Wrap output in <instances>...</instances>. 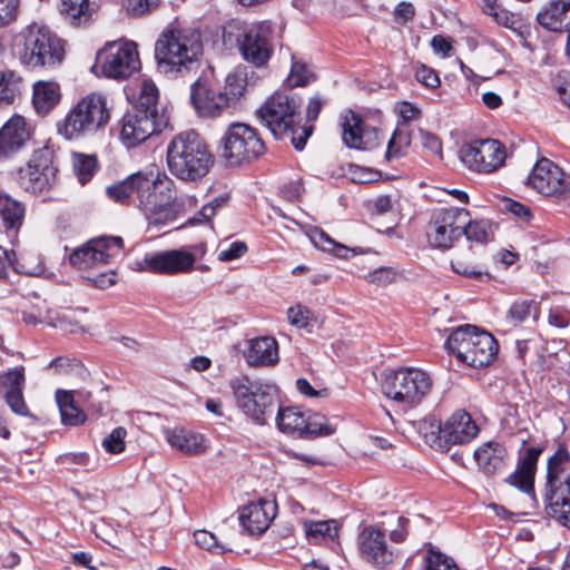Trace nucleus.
<instances>
[{
	"label": "nucleus",
	"mask_w": 570,
	"mask_h": 570,
	"mask_svg": "<svg viewBox=\"0 0 570 570\" xmlns=\"http://www.w3.org/2000/svg\"><path fill=\"white\" fill-rule=\"evenodd\" d=\"M409 519L391 513L385 521L361 525L356 535L358 558L366 564L383 570L397 558V550L387 542L401 543L409 534Z\"/></svg>",
	"instance_id": "1"
},
{
	"label": "nucleus",
	"mask_w": 570,
	"mask_h": 570,
	"mask_svg": "<svg viewBox=\"0 0 570 570\" xmlns=\"http://www.w3.org/2000/svg\"><path fill=\"white\" fill-rule=\"evenodd\" d=\"M202 52L200 33L191 28L166 29L155 45L157 68L168 77L195 72L199 68Z\"/></svg>",
	"instance_id": "2"
},
{
	"label": "nucleus",
	"mask_w": 570,
	"mask_h": 570,
	"mask_svg": "<svg viewBox=\"0 0 570 570\" xmlns=\"http://www.w3.org/2000/svg\"><path fill=\"white\" fill-rule=\"evenodd\" d=\"M168 170L185 183H198L214 165V155L205 139L195 130L174 136L167 146Z\"/></svg>",
	"instance_id": "3"
},
{
	"label": "nucleus",
	"mask_w": 570,
	"mask_h": 570,
	"mask_svg": "<svg viewBox=\"0 0 570 570\" xmlns=\"http://www.w3.org/2000/svg\"><path fill=\"white\" fill-rule=\"evenodd\" d=\"M158 89L150 79H144L137 106L124 115L120 125V139L128 147H135L160 130L161 122L157 110Z\"/></svg>",
	"instance_id": "4"
},
{
	"label": "nucleus",
	"mask_w": 570,
	"mask_h": 570,
	"mask_svg": "<svg viewBox=\"0 0 570 570\" xmlns=\"http://www.w3.org/2000/svg\"><path fill=\"white\" fill-rule=\"evenodd\" d=\"M14 52L29 68H55L65 57L62 40L47 27L31 24L17 38Z\"/></svg>",
	"instance_id": "5"
},
{
	"label": "nucleus",
	"mask_w": 570,
	"mask_h": 570,
	"mask_svg": "<svg viewBox=\"0 0 570 570\" xmlns=\"http://www.w3.org/2000/svg\"><path fill=\"white\" fill-rule=\"evenodd\" d=\"M109 120L107 97L91 92L81 98L65 118L57 122V131L67 140L79 139L106 127Z\"/></svg>",
	"instance_id": "6"
},
{
	"label": "nucleus",
	"mask_w": 570,
	"mask_h": 570,
	"mask_svg": "<svg viewBox=\"0 0 570 570\" xmlns=\"http://www.w3.org/2000/svg\"><path fill=\"white\" fill-rule=\"evenodd\" d=\"M546 510L570 529V452L559 446L547 464Z\"/></svg>",
	"instance_id": "7"
},
{
	"label": "nucleus",
	"mask_w": 570,
	"mask_h": 570,
	"mask_svg": "<svg viewBox=\"0 0 570 570\" xmlns=\"http://www.w3.org/2000/svg\"><path fill=\"white\" fill-rule=\"evenodd\" d=\"M298 108L299 104L294 97L284 92H275L257 109L256 115L277 139L292 132L293 146L297 150H302L312 134V127H304L296 135L294 128L299 118Z\"/></svg>",
	"instance_id": "8"
},
{
	"label": "nucleus",
	"mask_w": 570,
	"mask_h": 570,
	"mask_svg": "<svg viewBox=\"0 0 570 570\" xmlns=\"http://www.w3.org/2000/svg\"><path fill=\"white\" fill-rule=\"evenodd\" d=\"M383 394L403 409L419 406L431 393L433 379L419 367H401L389 371L382 380Z\"/></svg>",
	"instance_id": "9"
},
{
	"label": "nucleus",
	"mask_w": 570,
	"mask_h": 570,
	"mask_svg": "<svg viewBox=\"0 0 570 570\" xmlns=\"http://www.w3.org/2000/svg\"><path fill=\"white\" fill-rule=\"evenodd\" d=\"M445 348L450 354L472 367H482L490 364L498 352L495 338L476 326L465 324L451 332L445 341Z\"/></svg>",
	"instance_id": "10"
},
{
	"label": "nucleus",
	"mask_w": 570,
	"mask_h": 570,
	"mask_svg": "<svg viewBox=\"0 0 570 570\" xmlns=\"http://www.w3.org/2000/svg\"><path fill=\"white\" fill-rule=\"evenodd\" d=\"M237 406L254 423L264 425L278 406L277 387L263 381H252L247 376L230 381Z\"/></svg>",
	"instance_id": "11"
},
{
	"label": "nucleus",
	"mask_w": 570,
	"mask_h": 570,
	"mask_svg": "<svg viewBox=\"0 0 570 570\" xmlns=\"http://www.w3.org/2000/svg\"><path fill=\"white\" fill-rule=\"evenodd\" d=\"M222 157L230 165L252 163L265 153L257 130L247 124L234 122L220 139Z\"/></svg>",
	"instance_id": "12"
},
{
	"label": "nucleus",
	"mask_w": 570,
	"mask_h": 570,
	"mask_svg": "<svg viewBox=\"0 0 570 570\" xmlns=\"http://www.w3.org/2000/svg\"><path fill=\"white\" fill-rule=\"evenodd\" d=\"M140 184H144V191H138L137 206L149 224H166L170 215L168 205L173 200L174 181L167 176L155 177L153 174H142Z\"/></svg>",
	"instance_id": "13"
},
{
	"label": "nucleus",
	"mask_w": 570,
	"mask_h": 570,
	"mask_svg": "<svg viewBox=\"0 0 570 570\" xmlns=\"http://www.w3.org/2000/svg\"><path fill=\"white\" fill-rule=\"evenodd\" d=\"M469 212L460 207L435 209L426 227L429 244L434 248L449 249L463 235Z\"/></svg>",
	"instance_id": "14"
},
{
	"label": "nucleus",
	"mask_w": 570,
	"mask_h": 570,
	"mask_svg": "<svg viewBox=\"0 0 570 570\" xmlns=\"http://www.w3.org/2000/svg\"><path fill=\"white\" fill-rule=\"evenodd\" d=\"M102 73L112 79H126L140 68L137 45L132 41L111 42L97 55Z\"/></svg>",
	"instance_id": "15"
},
{
	"label": "nucleus",
	"mask_w": 570,
	"mask_h": 570,
	"mask_svg": "<svg viewBox=\"0 0 570 570\" xmlns=\"http://www.w3.org/2000/svg\"><path fill=\"white\" fill-rule=\"evenodd\" d=\"M124 240L118 236L92 238L83 246L76 248L69 256L70 264L80 269L89 271L110 263L121 254Z\"/></svg>",
	"instance_id": "16"
},
{
	"label": "nucleus",
	"mask_w": 570,
	"mask_h": 570,
	"mask_svg": "<svg viewBox=\"0 0 570 570\" xmlns=\"http://www.w3.org/2000/svg\"><path fill=\"white\" fill-rule=\"evenodd\" d=\"M190 102L202 118L220 117L230 108L222 90L214 87V71H204L190 86Z\"/></svg>",
	"instance_id": "17"
},
{
	"label": "nucleus",
	"mask_w": 570,
	"mask_h": 570,
	"mask_svg": "<svg viewBox=\"0 0 570 570\" xmlns=\"http://www.w3.org/2000/svg\"><path fill=\"white\" fill-rule=\"evenodd\" d=\"M430 424L433 429L431 442L442 446V442L445 445L453 444H465L473 440L478 433L479 428L472 420L471 415L463 411L454 412L443 424L436 420L428 421L424 425Z\"/></svg>",
	"instance_id": "18"
},
{
	"label": "nucleus",
	"mask_w": 570,
	"mask_h": 570,
	"mask_svg": "<svg viewBox=\"0 0 570 570\" xmlns=\"http://www.w3.org/2000/svg\"><path fill=\"white\" fill-rule=\"evenodd\" d=\"M272 35L271 26L265 22L244 27L237 36L243 58L256 67L264 66L273 52Z\"/></svg>",
	"instance_id": "19"
},
{
	"label": "nucleus",
	"mask_w": 570,
	"mask_h": 570,
	"mask_svg": "<svg viewBox=\"0 0 570 570\" xmlns=\"http://www.w3.org/2000/svg\"><path fill=\"white\" fill-rule=\"evenodd\" d=\"M56 174L52 151L49 148H42L36 150L27 166L18 171V179L27 191L40 193L55 184Z\"/></svg>",
	"instance_id": "20"
},
{
	"label": "nucleus",
	"mask_w": 570,
	"mask_h": 570,
	"mask_svg": "<svg viewBox=\"0 0 570 570\" xmlns=\"http://www.w3.org/2000/svg\"><path fill=\"white\" fill-rule=\"evenodd\" d=\"M507 158L505 147L499 140H476L461 149L462 161L480 173H492L500 168Z\"/></svg>",
	"instance_id": "21"
},
{
	"label": "nucleus",
	"mask_w": 570,
	"mask_h": 570,
	"mask_svg": "<svg viewBox=\"0 0 570 570\" xmlns=\"http://www.w3.org/2000/svg\"><path fill=\"white\" fill-rule=\"evenodd\" d=\"M527 185L544 196H566L570 193V177L548 158H541L527 178Z\"/></svg>",
	"instance_id": "22"
},
{
	"label": "nucleus",
	"mask_w": 570,
	"mask_h": 570,
	"mask_svg": "<svg viewBox=\"0 0 570 570\" xmlns=\"http://www.w3.org/2000/svg\"><path fill=\"white\" fill-rule=\"evenodd\" d=\"M340 126L343 144L351 149L370 150L381 144V132L352 110L341 115Z\"/></svg>",
	"instance_id": "23"
},
{
	"label": "nucleus",
	"mask_w": 570,
	"mask_h": 570,
	"mask_svg": "<svg viewBox=\"0 0 570 570\" xmlns=\"http://www.w3.org/2000/svg\"><path fill=\"white\" fill-rule=\"evenodd\" d=\"M196 256L186 248L164 250L145 256L139 263V271L156 274H184L193 271Z\"/></svg>",
	"instance_id": "24"
},
{
	"label": "nucleus",
	"mask_w": 570,
	"mask_h": 570,
	"mask_svg": "<svg viewBox=\"0 0 570 570\" xmlns=\"http://www.w3.org/2000/svg\"><path fill=\"white\" fill-rule=\"evenodd\" d=\"M277 505L274 500L259 499L249 502L239 510V522L249 534L265 532L276 517Z\"/></svg>",
	"instance_id": "25"
},
{
	"label": "nucleus",
	"mask_w": 570,
	"mask_h": 570,
	"mask_svg": "<svg viewBox=\"0 0 570 570\" xmlns=\"http://www.w3.org/2000/svg\"><path fill=\"white\" fill-rule=\"evenodd\" d=\"M30 134L23 117H11L0 129V159L10 157L20 150Z\"/></svg>",
	"instance_id": "26"
},
{
	"label": "nucleus",
	"mask_w": 570,
	"mask_h": 570,
	"mask_svg": "<svg viewBox=\"0 0 570 570\" xmlns=\"http://www.w3.org/2000/svg\"><path fill=\"white\" fill-rule=\"evenodd\" d=\"M244 357L250 366L274 365L278 361L277 342L269 336L247 340Z\"/></svg>",
	"instance_id": "27"
},
{
	"label": "nucleus",
	"mask_w": 570,
	"mask_h": 570,
	"mask_svg": "<svg viewBox=\"0 0 570 570\" xmlns=\"http://www.w3.org/2000/svg\"><path fill=\"white\" fill-rule=\"evenodd\" d=\"M474 459L485 474H494L504 469L508 451L503 444L489 441L475 449Z\"/></svg>",
	"instance_id": "28"
},
{
	"label": "nucleus",
	"mask_w": 570,
	"mask_h": 570,
	"mask_svg": "<svg viewBox=\"0 0 570 570\" xmlns=\"http://www.w3.org/2000/svg\"><path fill=\"white\" fill-rule=\"evenodd\" d=\"M541 27L551 32H563L570 28V0H554L537 14Z\"/></svg>",
	"instance_id": "29"
},
{
	"label": "nucleus",
	"mask_w": 570,
	"mask_h": 570,
	"mask_svg": "<svg viewBox=\"0 0 570 570\" xmlns=\"http://www.w3.org/2000/svg\"><path fill=\"white\" fill-rule=\"evenodd\" d=\"M541 452L540 448H528L519 468L505 479V482L525 493H532L534 472Z\"/></svg>",
	"instance_id": "30"
},
{
	"label": "nucleus",
	"mask_w": 570,
	"mask_h": 570,
	"mask_svg": "<svg viewBox=\"0 0 570 570\" xmlns=\"http://www.w3.org/2000/svg\"><path fill=\"white\" fill-rule=\"evenodd\" d=\"M167 442L186 454L198 455L206 451L203 435L185 429H173L165 432Z\"/></svg>",
	"instance_id": "31"
},
{
	"label": "nucleus",
	"mask_w": 570,
	"mask_h": 570,
	"mask_svg": "<svg viewBox=\"0 0 570 570\" xmlns=\"http://www.w3.org/2000/svg\"><path fill=\"white\" fill-rule=\"evenodd\" d=\"M142 174L136 173L118 184L108 186L106 193L110 199L117 203H135L137 205L138 191H144L141 183Z\"/></svg>",
	"instance_id": "32"
},
{
	"label": "nucleus",
	"mask_w": 570,
	"mask_h": 570,
	"mask_svg": "<svg viewBox=\"0 0 570 570\" xmlns=\"http://www.w3.org/2000/svg\"><path fill=\"white\" fill-rule=\"evenodd\" d=\"M60 88L53 81H38L33 85L32 104L38 114H48L60 101Z\"/></svg>",
	"instance_id": "33"
},
{
	"label": "nucleus",
	"mask_w": 570,
	"mask_h": 570,
	"mask_svg": "<svg viewBox=\"0 0 570 570\" xmlns=\"http://www.w3.org/2000/svg\"><path fill=\"white\" fill-rule=\"evenodd\" d=\"M275 420L281 432L303 436L304 428H306L305 414L297 407L288 406L282 409L277 406Z\"/></svg>",
	"instance_id": "34"
},
{
	"label": "nucleus",
	"mask_w": 570,
	"mask_h": 570,
	"mask_svg": "<svg viewBox=\"0 0 570 570\" xmlns=\"http://www.w3.org/2000/svg\"><path fill=\"white\" fill-rule=\"evenodd\" d=\"M0 217L7 230L19 229L24 217V206L9 195H0Z\"/></svg>",
	"instance_id": "35"
},
{
	"label": "nucleus",
	"mask_w": 570,
	"mask_h": 570,
	"mask_svg": "<svg viewBox=\"0 0 570 570\" xmlns=\"http://www.w3.org/2000/svg\"><path fill=\"white\" fill-rule=\"evenodd\" d=\"M247 87L246 75L242 70H234L225 78L222 94L226 97L232 109H235L244 97Z\"/></svg>",
	"instance_id": "36"
},
{
	"label": "nucleus",
	"mask_w": 570,
	"mask_h": 570,
	"mask_svg": "<svg viewBox=\"0 0 570 570\" xmlns=\"http://www.w3.org/2000/svg\"><path fill=\"white\" fill-rule=\"evenodd\" d=\"M56 401L60 411L61 422L66 425H78L83 422L85 415L75 405L73 396L68 391L58 390Z\"/></svg>",
	"instance_id": "37"
},
{
	"label": "nucleus",
	"mask_w": 570,
	"mask_h": 570,
	"mask_svg": "<svg viewBox=\"0 0 570 570\" xmlns=\"http://www.w3.org/2000/svg\"><path fill=\"white\" fill-rule=\"evenodd\" d=\"M495 225L489 219L469 218L468 224L464 226L463 235L471 242L487 244L494 238Z\"/></svg>",
	"instance_id": "38"
},
{
	"label": "nucleus",
	"mask_w": 570,
	"mask_h": 570,
	"mask_svg": "<svg viewBox=\"0 0 570 570\" xmlns=\"http://www.w3.org/2000/svg\"><path fill=\"white\" fill-rule=\"evenodd\" d=\"M21 78L13 70H0V105L11 104L20 92Z\"/></svg>",
	"instance_id": "39"
},
{
	"label": "nucleus",
	"mask_w": 570,
	"mask_h": 570,
	"mask_svg": "<svg viewBox=\"0 0 570 570\" xmlns=\"http://www.w3.org/2000/svg\"><path fill=\"white\" fill-rule=\"evenodd\" d=\"M72 167L81 184H86L91 179L96 171L97 160L96 157L85 154L72 155Z\"/></svg>",
	"instance_id": "40"
},
{
	"label": "nucleus",
	"mask_w": 570,
	"mask_h": 570,
	"mask_svg": "<svg viewBox=\"0 0 570 570\" xmlns=\"http://www.w3.org/2000/svg\"><path fill=\"white\" fill-rule=\"evenodd\" d=\"M311 242L322 250H335V254L340 257H345L347 248L343 245L334 242L323 229L318 227H312L307 233Z\"/></svg>",
	"instance_id": "41"
},
{
	"label": "nucleus",
	"mask_w": 570,
	"mask_h": 570,
	"mask_svg": "<svg viewBox=\"0 0 570 570\" xmlns=\"http://www.w3.org/2000/svg\"><path fill=\"white\" fill-rule=\"evenodd\" d=\"M305 533L308 538L320 540L337 535V523L335 520L309 521L304 523Z\"/></svg>",
	"instance_id": "42"
},
{
	"label": "nucleus",
	"mask_w": 570,
	"mask_h": 570,
	"mask_svg": "<svg viewBox=\"0 0 570 570\" xmlns=\"http://www.w3.org/2000/svg\"><path fill=\"white\" fill-rule=\"evenodd\" d=\"M194 540L199 548L214 554H223L232 550L225 543L220 542L213 532L207 530H196L194 532Z\"/></svg>",
	"instance_id": "43"
},
{
	"label": "nucleus",
	"mask_w": 570,
	"mask_h": 570,
	"mask_svg": "<svg viewBox=\"0 0 570 570\" xmlns=\"http://www.w3.org/2000/svg\"><path fill=\"white\" fill-rule=\"evenodd\" d=\"M508 316L514 324L522 323L530 316L537 320L539 316L538 305L534 301H517L510 307Z\"/></svg>",
	"instance_id": "44"
},
{
	"label": "nucleus",
	"mask_w": 570,
	"mask_h": 570,
	"mask_svg": "<svg viewBox=\"0 0 570 570\" xmlns=\"http://www.w3.org/2000/svg\"><path fill=\"white\" fill-rule=\"evenodd\" d=\"M89 9V0H62L60 12L73 26L80 22L81 17L86 16Z\"/></svg>",
	"instance_id": "45"
},
{
	"label": "nucleus",
	"mask_w": 570,
	"mask_h": 570,
	"mask_svg": "<svg viewBox=\"0 0 570 570\" xmlns=\"http://www.w3.org/2000/svg\"><path fill=\"white\" fill-rule=\"evenodd\" d=\"M424 570H458V567L452 558L431 547L424 559Z\"/></svg>",
	"instance_id": "46"
},
{
	"label": "nucleus",
	"mask_w": 570,
	"mask_h": 570,
	"mask_svg": "<svg viewBox=\"0 0 570 570\" xmlns=\"http://www.w3.org/2000/svg\"><path fill=\"white\" fill-rule=\"evenodd\" d=\"M306 428L303 436L331 435L335 429L326 423V420L320 414L305 415Z\"/></svg>",
	"instance_id": "47"
},
{
	"label": "nucleus",
	"mask_w": 570,
	"mask_h": 570,
	"mask_svg": "<svg viewBox=\"0 0 570 570\" xmlns=\"http://www.w3.org/2000/svg\"><path fill=\"white\" fill-rule=\"evenodd\" d=\"M411 144L410 135L406 131L396 129L387 142L385 158L391 160L403 155V150Z\"/></svg>",
	"instance_id": "48"
},
{
	"label": "nucleus",
	"mask_w": 570,
	"mask_h": 570,
	"mask_svg": "<svg viewBox=\"0 0 570 570\" xmlns=\"http://www.w3.org/2000/svg\"><path fill=\"white\" fill-rule=\"evenodd\" d=\"M24 382L23 366L14 367L0 375V385L6 389V392L23 391Z\"/></svg>",
	"instance_id": "49"
},
{
	"label": "nucleus",
	"mask_w": 570,
	"mask_h": 570,
	"mask_svg": "<svg viewBox=\"0 0 570 570\" xmlns=\"http://www.w3.org/2000/svg\"><path fill=\"white\" fill-rule=\"evenodd\" d=\"M226 202L227 198L225 196L214 198L208 204H205L194 217L189 218L187 220L188 224L195 225L209 222L210 218L216 214V210L223 207L226 204Z\"/></svg>",
	"instance_id": "50"
},
{
	"label": "nucleus",
	"mask_w": 570,
	"mask_h": 570,
	"mask_svg": "<svg viewBox=\"0 0 570 570\" xmlns=\"http://www.w3.org/2000/svg\"><path fill=\"white\" fill-rule=\"evenodd\" d=\"M397 275V272L392 267H380L365 275V281L370 284L385 287L394 283Z\"/></svg>",
	"instance_id": "51"
},
{
	"label": "nucleus",
	"mask_w": 570,
	"mask_h": 570,
	"mask_svg": "<svg viewBox=\"0 0 570 570\" xmlns=\"http://www.w3.org/2000/svg\"><path fill=\"white\" fill-rule=\"evenodd\" d=\"M127 431L119 426L109 433L102 441V446L108 453L118 454L125 450Z\"/></svg>",
	"instance_id": "52"
},
{
	"label": "nucleus",
	"mask_w": 570,
	"mask_h": 570,
	"mask_svg": "<svg viewBox=\"0 0 570 570\" xmlns=\"http://www.w3.org/2000/svg\"><path fill=\"white\" fill-rule=\"evenodd\" d=\"M19 13V0H0V28L16 21Z\"/></svg>",
	"instance_id": "53"
},
{
	"label": "nucleus",
	"mask_w": 570,
	"mask_h": 570,
	"mask_svg": "<svg viewBox=\"0 0 570 570\" xmlns=\"http://www.w3.org/2000/svg\"><path fill=\"white\" fill-rule=\"evenodd\" d=\"M247 252V245L244 242H233L224 247L219 245L218 259L222 262H232L242 257Z\"/></svg>",
	"instance_id": "54"
},
{
	"label": "nucleus",
	"mask_w": 570,
	"mask_h": 570,
	"mask_svg": "<svg viewBox=\"0 0 570 570\" xmlns=\"http://www.w3.org/2000/svg\"><path fill=\"white\" fill-rule=\"evenodd\" d=\"M4 400L11 411L21 416H30L23 399V391L4 392Z\"/></svg>",
	"instance_id": "55"
},
{
	"label": "nucleus",
	"mask_w": 570,
	"mask_h": 570,
	"mask_svg": "<svg viewBox=\"0 0 570 570\" xmlns=\"http://www.w3.org/2000/svg\"><path fill=\"white\" fill-rule=\"evenodd\" d=\"M287 318L292 325L304 328L309 324L311 312L307 307L297 304L288 308Z\"/></svg>",
	"instance_id": "56"
},
{
	"label": "nucleus",
	"mask_w": 570,
	"mask_h": 570,
	"mask_svg": "<svg viewBox=\"0 0 570 570\" xmlns=\"http://www.w3.org/2000/svg\"><path fill=\"white\" fill-rule=\"evenodd\" d=\"M415 79L426 88L435 89L441 85V80L435 70L421 65L415 69Z\"/></svg>",
	"instance_id": "57"
},
{
	"label": "nucleus",
	"mask_w": 570,
	"mask_h": 570,
	"mask_svg": "<svg viewBox=\"0 0 570 570\" xmlns=\"http://www.w3.org/2000/svg\"><path fill=\"white\" fill-rule=\"evenodd\" d=\"M493 18L498 24L517 31L521 28V18L519 14L512 13L503 8H500L498 11L493 12Z\"/></svg>",
	"instance_id": "58"
},
{
	"label": "nucleus",
	"mask_w": 570,
	"mask_h": 570,
	"mask_svg": "<svg viewBox=\"0 0 570 570\" xmlns=\"http://www.w3.org/2000/svg\"><path fill=\"white\" fill-rule=\"evenodd\" d=\"M49 367L55 368L57 373H82L83 368L80 362L77 360H70L68 357H57L52 360Z\"/></svg>",
	"instance_id": "59"
},
{
	"label": "nucleus",
	"mask_w": 570,
	"mask_h": 570,
	"mask_svg": "<svg viewBox=\"0 0 570 570\" xmlns=\"http://www.w3.org/2000/svg\"><path fill=\"white\" fill-rule=\"evenodd\" d=\"M548 323L558 328H566L570 325V312L561 306L550 308Z\"/></svg>",
	"instance_id": "60"
},
{
	"label": "nucleus",
	"mask_w": 570,
	"mask_h": 570,
	"mask_svg": "<svg viewBox=\"0 0 570 570\" xmlns=\"http://www.w3.org/2000/svg\"><path fill=\"white\" fill-rule=\"evenodd\" d=\"M419 135L424 149L439 157L442 156V144L436 135L423 129H420Z\"/></svg>",
	"instance_id": "61"
},
{
	"label": "nucleus",
	"mask_w": 570,
	"mask_h": 570,
	"mask_svg": "<svg viewBox=\"0 0 570 570\" xmlns=\"http://www.w3.org/2000/svg\"><path fill=\"white\" fill-rule=\"evenodd\" d=\"M158 3L159 0H127L126 7L132 16H142L155 9Z\"/></svg>",
	"instance_id": "62"
},
{
	"label": "nucleus",
	"mask_w": 570,
	"mask_h": 570,
	"mask_svg": "<svg viewBox=\"0 0 570 570\" xmlns=\"http://www.w3.org/2000/svg\"><path fill=\"white\" fill-rule=\"evenodd\" d=\"M308 73V70L304 65L295 62L292 66L288 81L292 86H305L309 80Z\"/></svg>",
	"instance_id": "63"
},
{
	"label": "nucleus",
	"mask_w": 570,
	"mask_h": 570,
	"mask_svg": "<svg viewBox=\"0 0 570 570\" xmlns=\"http://www.w3.org/2000/svg\"><path fill=\"white\" fill-rule=\"evenodd\" d=\"M88 281H90L95 287L105 289L116 284V272L109 271L101 273L94 277H88Z\"/></svg>",
	"instance_id": "64"
}]
</instances>
